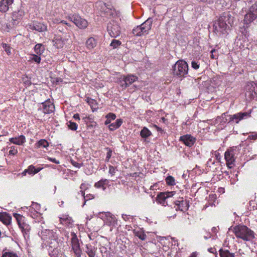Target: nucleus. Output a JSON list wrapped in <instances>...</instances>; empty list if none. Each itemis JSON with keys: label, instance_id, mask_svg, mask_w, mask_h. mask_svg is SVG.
I'll use <instances>...</instances> for the list:
<instances>
[{"label": "nucleus", "instance_id": "f257e3e1", "mask_svg": "<svg viewBox=\"0 0 257 257\" xmlns=\"http://www.w3.org/2000/svg\"><path fill=\"white\" fill-rule=\"evenodd\" d=\"M233 232L236 237L245 241H250L255 238L254 232L245 225L235 226Z\"/></svg>", "mask_w": 257, "mask_h": 257}, {"label": "nucleus", "instance_id": "f03ea898", "mask_svg": "<svg viewBox=\"0 0 257 257\" xmlns=\"http://www.w3.org/2000/svg\"><path fill=\"white\" fill-rule=\"evenodd\" d=\"M227 22L231 24L233 22V18L229 14H223L213 25L214 32L223 33L228 27Z\"/></svg>", "mask_w": 257, "mask_h": 257}, {"label": "nucleus", "instance_id": "7ed1b4c3", "mask_svg": "<svg viewBox=\"0 0 257 257\" xmlns=\"http://www.w3.org/2000/svg\"><path fill=\"white\" fill-rule=\"evenodd\" d=\"M172 73L174 76L185 77L188 72V65L183 60H179L172 66Z\"/></svg>", "mask_w": 257, "mask_h": 257}, {"label": "nucleus", "instance_id": "20e7f679", "mask_svg": "<svg viewBox=\"0 0 257 257\" xmlns=\"http://www.w3.org/2000/svg\"><path fill=\"white\" fill-rule=\"evenodd\" d=\"M251 111L248 112H240L233 115L227 114V112L222 114V121L225 122H235L237 123L242 119H245L250 116Z\"/></svg>", "mask_w": 257, "mask_h": 257}, {"label": "nucleus", "instance_id": "39448f33", "mask_svg": "<svg viewBox=\"0 0 257 257\" xmlns=\"http://www.w3.org/2000/svg\"><path fill=\"white\" fill-rule=\"evenodd\" d=\"M153 23L152 18H148L141 25L137 26L133 29L132 33L136 36H141L149 34L151 29Z\"/></svg>", "mask_w": 257, "mask_h": 257}, {"label": "nucleus", "instance_id": "423d86ee", "mask_svg": "<svg viewBox=\"0 0 257 257\" xmlns=\"http://www.w3.org/2000/svg\"><path fill=\"white\" fill-rule=\"evenodd\" d=\"M244 89L246 99L257 100V82L253 81L247 82Z\"/></svg>", "mask_w": 257, "mask_h": 257}, {"label": "nucleus", "instance_id": "0eeeda50", "mask_svg": "<svg viewBox=\"0 0 257 257\" xmlns=\"http://www.w3.org/2000/svg\"><path fill=\"white\" fill-rule=\"evenodd\" d=\"M257 18V1L248 9L244 17V24L247 25Z\"/></svg>", "mask_w": 257, "mask_h": 257}, {"label": "nucleus", "instance_id": "6e6552de", "mask_svg": "<svg viewBox=\"0 0 257 257\" xmlns=\"http://www.w3.org/2000/svg\"><path fill=\"white\" fill-rule=\"evenodd\" d=\"M107 30L112 38H116L120 34V27L117 23L114 21L108 23Z\"/></svg>", "mask_w": 257, "mask_h": 257}, {"label": "nucleus", "instance_id": "1a4fd4ad", "mask_svg": "<svg viewBox=\"0 0 257 257\" xmlns=\"http://www.w3.org/2000/svg\"><path fill=\"white\" fill-rule=\"evenodd\" d=\"M72 249L75 253L76 257H81L82 250L80 248L79 240L76 234L74 232L71 233Z\"/></svg>", "mask_w": 257, "mask_h": 257}, {"label": "nucleus", "instance_id": "9d476101", "mask_svg": "<svg viewBox=\"0 0 257 257\" xmlns=\"http://www.w3.org/2000/svg\"><path fill=\"white\" fill-rule=\"evenodd\" d=\"M68 19L80 29H85L88 25L87 21L78 15H70Z\"/></svg>", "mask_w": 257, "mask_h": 257}, {"label": "nucleus", "instance_id": "9b49d317", "mask_svg": "<svg viewBox=\"0 0 257 257\" xmlns=\"http://www.w3.org/2000/svg\"><path fill=\"white\" fill-rule=\"evenodd\" d=\"M14 216L16 218L19 227L21 229L22 231L24 233L27 234L30 229V228L28 224L24 222V217L17 213H14Z\"/></svg>", "mask_w": 257, "mask_h": 257}, {"label": "nucleus", "instance_id": "f8f14e48", "mask_svg": "<svg viewBox=\"0 0 257 257\" xmlns=\"http://www.w3.org/2000/svg\"><path fill=\"white\" fill-rule=\"evenodd\" d=\"M138 77L133 74H129L126 76H124L122 79V81L124 83H121L120 86L122 87L126 88L131 85L133 83L137 81Z\"/></svg>", "mask_w": 257, "mask_h": 257}, {"label": "nucleus", "instance_id": "ddd939ff", "mask_svg": "<svg viewBox=\"0 0 257 257\" xmlns=\"http://www.w3.org/2000/svg\"><path fill=\"white\" fill-rule=\"evenodd\" d=\"M179 141L183 142L186 146L191 147L194 144L196 139L191 135H185L181 136Z\"/></svg>", "mask_w": 257, "mask_h": 257}, {"label": "nucleus", "instance_id": "4468645a", "mask_svg": "<svg viewBox=\"0 0 257 257\" xmlns=\"http://www.w3.org/2000/svg\"><path fill=\"white\" fill-rule=\"evenodd\" d=\"M41 228H42L41 231H39L38 234L41 237L42 239L46 240L47 239H51L52 237H54V240H55L56 236L52 230L47 229H43V227L42 226H41Z\"/></svg>", "mask_w": 257, "mask_h": 257}, {"label": "nucleus", "instance_id": "2eb2a0df", "mask_svg": "<svg viewBox=\"0 0 257 257\" xmlns=\"http://www.w3.org/2000/svg\"><path fill=\"white\" fill-rule=\"evenodd\" d=\"M173 195V192H161L157 195V200L159 203L165 206V203H167L166 199Z\"/></svg>", "mask_w": 257, "mask_h": 257}, {"label": "nucleus", "instance_id": "dca6fc26", "mask_svg": "<svg viewBox=\"0 0 257 257\" xmlns=\"http://www.w3.org/2000/svg\"><path fill=\"white\" fill-rule=\"evenodd\" d=\"M42 108L40 107L38 110H42L45 114H49L53 112L54 105L49 101H46L42 103Z\"/></svg>", "mask_w": 257, "mask_h": 257}, {"label": "nucleus", "instance_id": "f3484780", "mask_svg": "<svg viewBox=\"0 0 257 257\" xmlns=\"http://www.w3.org/2000/svg\"><path fill=\"white\" fill-rule=\"evenodd\" d=\"M235 154L232 153L231 151L227 150L224 154V158L226 162V165L229 168H231L233 167L234 162L235 161Z\"/></svg>", "mask_w": 257, "mask_h": 257}, {"label": "nucleus", "instance_id": "a211bd4d", "mask_svg": "<svg viewBox=\"0 0 257 257\" xmlns=\"http://www.w3.org/2000/svg\"><path fill=\"white\" fill-rule=\"evenodd\" d=\"M29 29L42 32L47 30V26L41 23L35 22L29 25Z\"/></svg>", "mask_w": 257, "mask_h": 257}, {"label": "nucleus", "instance_id": "6ab92c4d", "mask_svg": "<svg viewBox=\"0 0 257 257\" xmlns=\"http://www.w3.org/2000/svg\"><path fill=\"white\" fill-rule=\"evenodd\" d=\"M10 142L17 145H23L26 142V138L23 135H20L17 137L11 138Z\"/></svg>", "mask_w": 257, "mask_h": 257}, {"label": "nucleus", "instance_id": "aec40b11", "mask_svg": "<svg viewBox=\"0 0 257 257\" xmlns=\"http://www.w3.org/2000/svg\"><path fill=\"white\" fill-rule=\"evenodd\" d=\"M11 216L6 212H0V221L6 225H9L11 221Z\"/></svg>", "mask_w": 257, "mask_h": 257}, {"label": "nucleus", "instance_id": "412c9836", "mask_svg": "<svg viewBox=\"0 0 257 257\" xmlns=\"http://www.w3.org/2000/svg\"><path fill=\"white\" fill-rule=\"evenodd\" d=\"M13 3V0H2L0 3V11L5 12L9 9V6Z\"/></svg>", "mask_w": 257, "mask_h": 257}, {"label": "nucleus", "instance_id": "4be33fe9", "mask_svg": "<svg viewBox=\"0 0 257 257\" xmlns=\"http://www.w3.org/2000/svg\"><path fill=\"white\" fill-rule=\"evenodd\" d=\"M41 170V168H35L33 165H30L28 169H25L22 173L23 176H25L27 173L30 175H35L38 173Z\"/></svg>", "mask_w": 257, "mask_h": 257}, {"label": "nucleus", "instance_id": "5701e85b", "mask_svg": "<svg viewBox=\"0 0 257 257\" xmlns=\"http://www.w3.org/2000/svg\"><path fill=\"white\" fill-rule=\"evenodd\" d=\"M49 146V143L45 139H41L36 143L34 147L36 149L46 148L47 149Z\"/></svg>", "mask_w": 257, "mask_h": 257}, {"label": "nucleus", "instance_id": "b1692460", "mask_svg": "<svg viewBox=\"0 0 257 257\" xmlns=\"http://www.w3.org/2000/svg\"><path fill=\"white\" fill-rule=\"evenodd\" d=\"M109 181L106 179H102L94 184V187L97 188H102L103 190L106 189L105 185H107Z\"/></svg>", "mask_w": 257, "mask_h": 257}, {"label": "nucleus", "instance_id": "393cba45", "mask_svg": "<svg viewBox=\"0 0 257 257\" xmlns=\"http://www.w3.org/2000/svg\"><path fill=\"white\" fill-rule=\"evenodd\" d=\"M122 123V120L121 118L117 119L115 122L111 123L109 125V129L111 131H114L119 127Z\"/></svg>", "mask_w": 257, "mask_h": 257}, {"label": "nucleus", "instance_id": "a878e982", "mask_svg": "<svg viewBox=\"0 0 257 257\" xmlns=\"http://www.w3.org/2000/svg\"><path fill=\"white\" fill-rule=\"evenodd\" d=\"M189 206L188 202L186 200H183L182 198L180 204L178 205V208H176V210L185 211L188 209Z\"/></svg>", "mask_w": 257, "mask_h": 257}, {"label": "nucleus", "instance_id": "bb28decb", "mask_svg": "<svg viewBox=\"0 0 257 257\" xmlns=\"http://www.w3.org/2000/svg\"><path fill=\"white\" fill-rule=\"evenodd\" d=\"M86 45L88 49H92L96 45V41L94 38L91 37L87 39L86 42Z\"/></svg>", "mask_w": 257, "mask_h": 257}, {"label": "nucleus", "instance_id": "cd10ccee", "mask_svg": "<svg viewBox=\"0 0 257 257\" xmlns=\"http://www.w3.org/2000/svg\"><path fill=\"white\" fill-rule=\"evenodd\" d=\"M86 252L88 255L89 257H95V247L91 245L87 244L86 245Z\"/></svg>", "mask_w": 257, "mask_h": 257}, {"label": "nucleus", "instance_id": "c85d7f7f", "mask_svg": "<svg viewBox=\"0 0 257 257\" xmlns=\"http://www.w3.org/2000/svg\"><path fill=\"white\" fill-rule=\"evenodd\" d=\"M219 252L220 257H235L234 253L230 252L227 249H220Z\"/></svg>", "mask_w": 257, "mask_h": 257}, {"label": "nucleus", "instance_id": "c756f323", "mask_svg": "<svg viewBox=\"0 0 257 257\" xmlns=\"http://www.w3.org/2000/svg\"><path fill=\"white\" fill-rule=\"evenodd\" d=\"M151 135V132L146 127H144L140 132V136L144 139H147Z\"/></svg>", "mask_w": 257, "mask_h": 257}, {"label": "nucleus", "instance_id": "7c9ffc66", "mask_svg": "<svg viewBox=\"0 0 257 257\" xmlns=\"http://www.w3.org/2000/svg\"><path fill=\"white\" fill-rule=\"evenodd\" d=\"M23 14V12L22 11L15 12L13 13L12 20L14 21V24H16V21L22 19Z\"/></svg>", "mask_w": 257, "mask_h": 257}, {"label": "nucleus", "instance_id": "2f4dec72", "mask_svg": "<svg viewBox=\"0 0 257 257\" xmlns=\"http://www.w3.org/2000/svg\"><path fill=\"white\" fill-rule=\"evenodd\" d=\"M35 52L38 54V55H41L45 50V48L44 45H43L42 44H37L35 45L34 47Z\"/></svg>", "mask_w": 257, "mask_h": 257}, {"label": "nucleus", "instance_id": "473e14b6", "mask_svg": "<svg viewBox=\"0 0 257 257\" xmlns=\"http://www.w3.org/2000/svg\"><path fill=\"white\" fill-rule=\"evenodd\" d=\"M4 250L2 257H18L16 253L12 251Z\"/></svg>", "mask_w": 257, "mask_h": 257}, {"label": "nucleus", "instance_id": "72a5a7b5", "mask_svg": "<svg viewBox=\"0 0 257 257\" xmlns=\"http://www.w3.org/2000/svg\"><path fill=\"white\" fill-rule=\"evenodd\" d=\"M167 184L170 186H174L175 185V179L171 176H168L165 179Z\"/></svg>", "mask_w": 257, "mask_h": 257}, {"label": "nucleus", "instance_id": "f704fd0d", "mask_svg": "<svg viewBox=\"0 0 257 257\" xmlns=\"http://www.w3.org/2000/svg\"><path fill=\"white\" fill-rule=\"evenodd\" d=\"M54 45L58 49L61 48L63 47L64 43L61 39H56L54 41Z\"/></svg>", "mask_w": 257, "mask_h": 257}, {"label": "nucleus", "instance_id": "c9c22d12", "mask_svg": "<svg viewBox=\"0 0 257 257\" xmlns=\"http://www.w3.org/2000/svg\"><path fill=\"white\" fill-rule=\"evenodd\" d=\"M121 44V42L117 40L113 39L111 41L110 46L113 48H116L118 46H120Z\"/></svg>", "mask_w": 257, "mask_h": 257}, {"label": "nucleus", "instance_id": "e433bc0d", "mask_svg": "<svg viewBox=\"0 0 257 257\" xmlns=\"http://www.w3.org/2000/svg\"><path fill=\"white\" fill-rule=\"evenodd\" d=\"M67 125L69 128L72 131H76L77 129L78 125L77 123L74 122L69 121L67 123Z\"/></svg>", "mask_w": 257, "mask_h": 257}, {"label": "nucleus", "instance_id": "4c0bfd02", "mask_svg": "<svg viewBox=\"0 0 257 257\" xmlns=\"http://www.w3.org/2000/svg\"><path fill=\"white\" fill-rule=\"evenodd\" d=\"M241 147V145H239L237 146L232 147L228 150L231 151L232 153L236 155L237 154V153L239 152V151L240 150Z\"/></svg>", "mask_w": 257, "mask_h": 257}, {"label": "nucleus", "instance_id": "58836bf2", "mask_svg": "<svg viewBox=\"0 0 257 257\" xmlns=\"http://www.w3.org/2000/svg\"><path fill=\"white\" fill-rule=\"evenodd\" d=\"M2 46H3V48L4 49L5 51L7 52V53L8 55H10L11 54V48L9 45H8V44H7L6 43H3Z\"/></svg>", "mask_w": 257, "mask_h": 257}, {"label": "nucleus", "instance_id": "ea45409f", "mask_svg": "<svg viewBox=\"0 0 257 257\" xmlns=\"http://www.w3.org/2000/svg\"><path fill=\"white\" fill-rule=\"evenodd\" d=\"M136 235L142 240H145L147 237L146 234L143 232H138L136 233Z\"/></svg>", "mask_w": 257, "mask_h": 257}, {"label": "nucleus", "instance_id": "a19ab883", "mask_svg": "<svg viewBox=\"0 0 257 257\" xmlns=\"http://www.w3.org/2000/svg\"><path fill=\"white\" fill-rule=\"evenodd\" d=\"M191 67L195 70H198L200 67V63L197 61H192L191 62Z\"/></svg>", "mask_w": 257, "mask_h": 257}, {"label": "nucleus", "instance_id": "79ce46f5", "mask_svg": "<svg viewBox=\"0 0 257 257\" xmlns=\"http://www.w3.org/2000/svg\"><path fill=\"white\" fill-rule=\"evenodd\" d=\"M86 101L91 106H93L96 104V100L89 97H87Z\"/></svg>", "mask_w": 257, "mask_h": 257}, {"label": "nucleus", "instance_id": "37998d69", "mask_svg": "<svg viewBox=\"0 0 257 257\" xmlns=\"http://www.w3.org/2000/svg\"><path fill=\"white\" fill-rule=\"evenodd\" d=\"M32 59L37 63H40L41 60V57L37 55H33Z\"/></svg>", "mask_w": 257, "mask_h": 257}, {"label": "nucleus", "instance_id": "c03bdc74", "mask_svg": "<svg viewBox=\"0 0 257 257\" xmlns=\"http://www.w3.org/2000/svg\"><path fill=\"white\" fill-rule=\"evenodd\" d=\"M216 52H217V51L215 49H213V50H211V54L210 55V57L212 59H217V58H218V54H216Z\"/></svg>", "mask_w": 257, "mask_h": 257}, {"label": "nucleus", "instance_id": "a18cd8bd", "mask_svg": "<svg viewBox=\"0 0 257 257\" xmlns=\"http://www.w3.org/2000/svg\"><path fill=\"white\" fill-rule=\"evenodd\" d=\"M106 149L107 150L106 159L108 161L111 157L112 150L109 148H106Z\"/></svg>", "mask_w": 257, "mask_h": 257}, {"label": "nucleus", "instance_id": "49530a36", "mask_svg": "<svg viewBox=\"0 0 257 257\" xmlns=\"http://www.w3.org/2000/svg\"><path fill=\"white\" fill-rule=\"evenodd\" d=\"M106 118L110 119L111 121V120H114L115 119L116 115L113 113H109L106 115Z\"/></svg>", "mask_w": 257, "mask_h": 257}, {"label": "nucleus", "instance_id": "de8ad7c7", "mask_svg": "<svg viewBox=\"0 0 257 257\" xmlns=\"http://www.w3.org/2000/svg\"><path fill=\"white\" fill-rule=\"evenodd\" d=\"M71 163L74 167H76L77 168H80L83 165V164L78 163L73 160H71Z\"/></svg>", "mask_w": 257, "mask_h": 257}, {"label": "nucleus", "instance_id": "09e8293b", "mask_svg": "<svg viewBox=\"0 0 257 257\" xmlns=\"http://www.w3.org/2000/svg\"><path fill=\"white\" fill-rule=\"evenodd\" d=\"M11 148V149L9 152L10 155H14L18 153V150L15 148V147H12Z\"/></svg>", "mask_w": 257, "mask_h": 257}, {"label": "nucleus", "instance_id": "8fccbe9b", "mask_svg": "<svg viewBox=\"0 0 257 257\" xmlns=\"http://www.w3.org/2000/svg\"><path fill=\"white\" fill-rule=\"evenodd\" d=\"M116 169L115 168L112 166H110L109 167V173L111 174V176H113L114 175L115 171Z\"/></svg>", "mask_w": 257, "mask_h": 257}, {"label": "nucleus", "instance_id": "3c124183", "mask_svg": "<svg viewBox=\"0 0 257 257\" xmlns=\"http://www.w3.org/2000/svg\"><path fill=\"white\" fill-rule=\"evenodd\" d=\"M80 189H81L80 190V192H81V193L82 194V195L84 197V199H85V193L82 190L83 189H84L85 188V184H82L80 186Z\"/></svg>", "mask_w": 257, "mask_h": 257}, {"label": "nucleus", "instance_id": "603ef678", "mask_svg": "<svg viewBox=\"0 0 257 257\" xmlns=\"http://www.w3.org/2000/svg\"><path fill=\"white\" fill-rule=\"evenodd\" d=\"M131 216L129 215H126V214H122V218L123 219V220H124L125 221H127L130 218H131Z\"/></svg>", "mask_w": 257, "mask_h": 257}, {"label": "nucleus", "instance_id": "864d4df0", "mask_svg": "<svg viewBox=\"0 0 257 257\" xmlns=\"http://www.w3.org/2000/svg\"><path fill=\"white\" fill-rule=\"evenodd\" d=\"M48 160L53 163L58 164L60 163L59 161L57 160L55 158H49Z\"/></svg>", "mask_w": 257, "mask_h": 257}, {"label": "nucleus", "instance_id": "5fc2aeb1", "mask_svg": "<svg viewBox=\"0 0 257 257\" xmlns=\"http://www.w3.org/2000/svg\"><path fill=\"white\" fill-rule=\"evenodd\" d=\"M246 28H247V26L246 28H244L243 31H242V33L245 36V37H247L249 36L248 32L246 30Z\"/></svg>", "mask_w": 257, "mask_h": 257}, {"label": "nucleus", "instance_id": "6e6d98bb", "mask_svg": "<svg viewBox=\"0 0 257 257\" xmlns=\"http://www.w3.org/2000/svg\"><path fill=\"white\" fill-rule=\"evenodd\" d=\"M100 252L102 253H106V254H107V253H106L107 249H106V247H105L104 246H102L100 248Z\"/></svg>", "mask_w": 257, "mask_h": 257}, {"label": "nucleus", "instance_id": "4d7b16f0", "mask_svg": "<svg viewBox=\"0 0 257 257\" xmlns=\"http://www.w3.org/2000/svg\"><path fill=\"white\" fill-rule=\"evenodd\" d=\"M87 197V200H89V199H91L92 198H94V196H93V195L91 194H89L88 195H86V196L85 197V198Z\"/></svg>", "mask_w": 257, "mask_h": 257}, {"label": "nucleus", "instance_id": "13d9d810", "mask_svg": "<svg viewBox=\"0 0 257 257\" xmlns=\"http://www.w3.org/2000/svg\"><path fill=\"white\" fill-rule=\"evenodd\" d=\"M73 118H74L75 119H76V120H77V119L79 120V119H80V117H79V114H78V113L75 114L73 115Z\"/></svg>", "mask_w": 257, "mask_h": 257}, {"label": "nucleus", "instance_id": "bf43d9fd", "mask_svg": "<svg viewBox=\"0 0 257 257\" xmlns=\"http://www.w3.org/2000/svg\"><path fill=\"white\" fill-rule=\"evenodd\" d=\"M155 126L158 132H159L161 133H162L163 132V130L161 127L157 126L156 125H155Z\"/></svg>", "mask_w": 257, "mask_h": 257}, {"label": "nucleus", "instance_id": "052dcab7", "mask_svg": "<svg viewBox=\"0 0 257 257\" xmlns=\"http://www.w3.org/2000/svg\"><path fill=\"white\" fill-rule=\"evenodd\" d=\"M99 4L100 5H103V6H104L105 7H106L107 9H110V10H111L110 8H109L108 7V6H108V5H106V4H105V3H101V2H100Z\"/></svg>", "mask_w": 257, "mask_h": 257}, {"label": "nucleus", "instance_id": "680f3d73", "mask_svg": "<svg viewBox=\"0 0 257 257\" xmlns=\"http://www.w3.org/2000/svg\"><path fill=\"white\" fill-rule=\"evenodd\" d=\"M181 200H176L175 201V204L177 206V208H178V205L180 204Z\"/></svg>", "mask_w": 257, "mask_h": 257}, {"label": "nucleus", "instance_id": "e2e57ef3", "mask_svg": "<svg viewBox=\"0 0 257 257\" xmlns=\"http://www.w3.org/2000/svg\"><path fill=\"white\" fill-rule=\"evenodd\" d=\"M110 122H111L110 119L107 118L104 122V124L105 125H107V124L110 123Z\"/></svg>", "mask_w": 257, "mask_h": 257}, {"label": "nucleus", "instance_id": "0e129e2a", "mask_svg": "<svg viewBox=\"0 0 257 257\" xmlns=\"http://www.w3.org/2000/svg\"><path fill=\"white\" fill-rule=\"evenodd\" d=\"M58 29H59V31L60 32L64 31V29L63 28H61L60 26H58Z\"/></svg>", "mask_w": 257, "mask_h": 257}, {"label": "nucleus", "instance_id": "69168bd1", "mask_svg": "<svg viewBox=\"0 0 257 257\" xmlns=\"http://www.w3.org/2000/svg\"><path fill=\"white\" fill-rule=\"evenodd\" d=\"M60 23L64 24L67 26H70V25H69L68 23H67L65 21H61Z\"/></svg>", "mask_w": 257, "mask_h": 257}, {"label": "nucleus", "instance_id": "338daca9", "mask_svg": "<svg viewBox=\"0 0 257 257\" xmlns=\"http://www.w3.org/2000/svg\"><path fill=\"white\" fill-rule=\"evenodd\" d=\"M189 257H196V253L194 252H193L191 254L190 256Z\"/></svg>", "mask_w": 257, "mask_h": 257}, {"label": "nucleus", "instance_id": "774afa93", "mask_svg": "<svg viewBox=\"0 0 257 257\" xmlns=\"http://www.w3.org/2000/svg\"><path fill=\"white\" fill-rule=\"evenodd\" d=\"M111 217V220L110 221V222H114L115 220H114V219L112 217V216H110Z\"/></svg>", "mask_w": 257, "mask_h": 257}]
</instances>
